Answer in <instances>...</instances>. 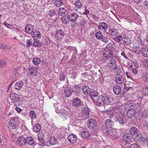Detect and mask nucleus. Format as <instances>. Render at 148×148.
<instances>
[{
	"instance_id": "f257e3e1",
	"label": "nucleus",
	"mask_w": 148,
	"mask_h": 148,
	"mask_svg": "<svg viewBox=\"0 0 148 148\" xmlns=\"http://www.w3.org/2000/svg\"><path fill=\"white\" fill-rule=\"evenodd\" d=\"M83 117L86 119L89 117L90 113L91 112L90 109L87 105L84 107L82 110Z\"/></svg>"
},
{
	"instance_id": "f03ea898",
	"label": "nucleus",
	"mask_w": 148,
	"mask_h": 148,
	"mask_svg": "<svg viewBox=\"0 0 148 148\" xmlns=\"http://www.w3.org/2000/svg\"><path fill=\"white\" fill-rule=\"evenodd\" d=\"M11 96L12 97V100L13 103L15 105L19 104L20 101V98L18 94L16 93H12L11 94Z\"/></svg>"
},
{
	"instance_id": "7ed1b4c3",
	"label": "nucleus",
	"mask_w": 148,
	"mask_h": 148,
	"mask_svg": "<svg viewBox=\"0 0 148 148\" xmlns=\"http://www.w3.org/2000/svg\"><path fill=\"white\" fill-rule=\"evenodd\" d=\"M113 59V55L110 53H103V60L104 62H107Z\"/></svg>"
},
{
	"instance_id": "20e7f679",
	"label": "nucleus",
	"mask_w": 148,
	"mask_h": 148,
	"mask_svg": "<svg viewBox=\"0 0 148 148\" xmlns=\"http://www.w3.org/2000/svg\"><path fill=\"white\" fill-rule=\"evenodd\" d=\"M107 67L110 70H114L116 67V62L114 59L107 62Z\"/></svg>"
},
{
	"instance_id": "39448f33",
	"label": "nucleus",
	"mask_w": 148,
	"mask_h": 148,
	"mask_svg": "<svg viewBox=\"0 0 148 148\" xmlns=\"http://www.w3.org/2000/svg\"><path fill=\"white\" fill-rule=\"evenodd\" d=\"M104 97L103 96L100 95L96 99V102L94 103H96L97 106H101L104 104Z\"/></svg>"
},
{
	"instance_id": "423d86ee",
	"label": "nucleus",
	"mask_w": 148,
	"mask_h": 148,
	"mask_svg": "<svg viewBox=\"0 0 148 148\" xmlns=\"http://www.w3.org/2000/svg\"><path fill=\"white\" fill-rule=\"evenodd\" d=\"M28 71L30 75L32 77L36 76L37 75V68L34 66H32L29 68Z\"/></svg>"
},
{
	"instance_id": "0eeeda50",
	"label": "nucleus",
	"mask_w": 148,
	"mask_h": 148,
	"mask_svg": "<svg viewBox=\"0 0 148 148\" xmlns=\"http://www.w3.org/2000/svg\"><path fill=\"white\" fill-rule=\"evenodd\" d=\"M16 144L20 146H22L26 143L25 138L23 136L19 137L16 142Z\"/></svg>"
},
{
	"instance_id": "6e6552de",
	"label": "nucleus",
	"mask_w": 148,
	"mask_h": 148,
	"mask_svg": "<svg viewBox=\"0 0 148 148\" xmlns=\"http://www.w3.org/2000/svg\"><path fill=\"white\" fill-rule=\"evenodd\" d=\"M73 91V89L70 87H67L64 90V93L65 96L69 97L71 96Z\"/></svg>"
},
{
	"instance_id": "1a4fd4ad",
	"label": "nucleus",
	"mask_w": 148,
	"mask_h": 148,
	"mask_svg": "<svg viewBox=\"0 0 148 148\" xmlns=\"http://www.w3.org/2000/svg\"><path fill=\"white\" fill-rule=\"evenodd\" d=\"M18 121H10L8 125V128L11 129H15L17 126H18Z\"/></svg>"
},
{
	"instance_id": "9d476101",
	"label": "nucleus",
	"mask_w": 148,
	"mask_h": 148,
	"mask_svg": "<svg viewBox=\"0 0 148 148\" xmlns=\"http://www.w3.org/2000/svg\"><path fill=\"white\" fill-rule=\"evenodd\" d=\"M142 135L140 134H138V136H136L135 138V139L137 140H140V143L143 145H145L147 143L146 139L144 138H143L141 137Z\"/></svg>"
},
{
	"instance_id": "9b49d317",
	"label": "nucleus",
	"mask_w": 148,
	"mask_h": 148,
	"mask_svg": "<svg viewBox=\"0 0 148 148\" xmlns=\"http://www.w3.org/2000/svg\"><path fill=\"white\" fill-rule=\"evenodd\" d=\"M64 32L62 29L58 30L56 32L55 36L57 39H62L64 37Z\"/></svg>"
},
{
	"instance_id": "f8f14e48",
	"label": "nucleus",
	"mask_w": 148,
	"mask_h": 148,
	"mask_svg": "<svg viewBox=\"0 0 148 148\" xmlns=\"http://www.w3.org/2000/svg\"><path fill=\"white\" fill-rule=\"evenodd\" d=\"M80 134L83 138H88L90 136L89 131L86 129H83L81 133Z\"/></svg>"
},
{
	"instance_id": "ddd939ff",
	"label": "nucleus",
	"mask_w": 148,
	"mask_h": 148,
	"mask_svg": "<svg viewBox=\"0 0 148 148\" xmlns=\"http://www.w3.org/2000/svg\"><path fill=\"white\" fill-rule=\"evenodd\" d=\"M69 17L70 21L73 22H75L78 18L79 15L77 13L73 12L70 14Z\"/></svg>"
},
{
	"instance_id": "4468645a",
	"label": "nucleus",
	"mask_w": 148,
	"mask_h": 148,
	"mask_svg": "<svg viewBox=\"0 0 148 148\" xmlns=\"http://www.w3.org/2000/svg\"><path fill=\"white\" fill-rule=\"evenodd\" d=\"M34 27L31 24H27L25 27V29L26 33L31 34L34 32Z\"/></svg>"
},
{
	"instance_id": "2eb2a0df",
	"label": "nucleus",
	"mask_w": 148,
	"mask_h": 148,
	"mask_svg": "<svg viewBox=\"0 0 148 148\" xmlns=\"http://www.w3.org/2000/svg\"><path fill=\"white\" fill-rule=\"evenodd\" d=\"M115 81L118 84H120L124 82V79L123 76L119 74H118L115 77Z\"/></svg>"
},
{
	"instance_id": "dca6fc26",
	"label": "nucleus",
	"mask_w": 148,
	"mask_h": 148,
	"mask_svg": "<svg viewBox=\"0 0 148 148\" xmlns=\"http://www.w3.org/2000/svg\"><path fill=\"white\" fill-rule=\"evenodd\" d=\"M132 138L130 134H126L123 136V140L127 143H130L132 141Z\"/></svg>"
},
{
	"instance_id": "f3484780",
	"label": "nucleus",
	"mask_w": 148,
	"mask_h": 148,
	"mask_svg": "<svg viewBox=\"0 0 148 148\" xmlns=\"http://www.w3.org/2000/svg\"><path fill=\"white\" fill-rule=\"evenodd\" d=\"M56 143V140L54 136H52L50 140L46 142V146H49V145H54Z\"/></svg>"
},
{
	"instance_id": "a211bd4d",
	"label": "nucleus",
	"mask_w": 148,
	"mask_h": 148,
	"mask_svg": "<svg viewBox=\"0 0 148 148\" xmlns=\"http://www.w3.org/2000/svg\"><path fill=\"white\" fill-rule=\"evenodd\" d=\"M104 104L106 105H111L113 103V99L109 96L104 97Z\"/></svg>"
},
{
	"instance_id": "6ab92c4d",
	"label": "nucleus",
	"mask_w": 148,
	"mask_h": 148,
	"mask_svg": "<svg viewBox=\"0 0 148 148\" xmlns=\"http://www.w3.org/2000/svg\"><path fill=\"white\" fill-rule=\"evenodd\" d=\"M68 139L70 143H75L77 140V137L73 134L70 135L68 137Z\"/></svg>"
},
{
	"instance_id": "aec40b11",
	"label": "nucleus",
	"mask_w": 148,
	"mask_h": 148,
	"mask_svg": "<svg viewBox=\"0 0 148 148\" xmlns=\"http://www.w3.org/2000/svg\"><path fill=\"white\" fill-rule=\"evenodd\" d=\"M23 84V82L22 81H18L15 83L14 88L16 90L20 89L22 87Z\"/></svg>"
},
{
	"instance_id": "412c9836",
	"label": "nucleus",
	"mask_w": 148,
	"mask_h": 148,
	"mask_svg": "<svg viewBox=\"0 0 148 148\" xmlns=\"http://www.w3.org/2000/svg\"><path fill=\"white\" fill-rule=\"evenodd\" d=\"M98 28L100 30L103 29L104 31H106L108 29V25L105 23L101 22L98 26Z\"/></svg>"
},
{
	"instance_id": "4be33fe9",
	"label": "nucleus",
	"mask_w": 148,
	"mask_h": 148,
	"mask_svg": "<svg viewBox=\"0 0 148 148\" xmlns=\"http://www.w3.org/2000/svg\"><path fill=\"white\" fill-rule=\"evenodd\" d=\"M132 103H129L125 104L124 106V110H126L127 112L128 111L133 109L134 106Z\"/></svg>"
},
{
	"instance_id": "5701e85b",
	"label": "nucleus",
	"mask_w": 148,
	"mask_h": 148,
	"mask_svg": "<svg viewBox=\"0 0 148 148\" xmlns=\"http://www.w3.org/2000/svg\"><path fill=\"white\" fill-rule=\"evenodd\" d=\"M121 88L118 86H114L113 88V90L114 93L116 95H118L121 93Z\"/></svg>"
},
{
	"instance_id": "b1692460",
	"label": "nucleus",
	"mask_w": 148,
	"mask_h": 148,
	"mask_svg": "<svg viewBox=\"0 0 148 148\" xmlns=\"http://www.w3.org/2000/svg\"><path fill=\"white\" fill-rule=\"evenodd\" d=\"M88 123L87 125L90 128H92L95 127L97 125V123L95 121H88Z\"/></svg>"
},
{
	"instance_id": "393cba45",
	"label": "nucleus",
	"mask_w": 148,
	"mask_h": 148,
	"mask_svg": "<svg viewBox=\"0 0 148 148\" xmlns=\"http://www.w3.org/2000/svg\"><path fill=\"white\" fill-rule=\"evenodd\" d=\"M98 93L97 91L92 92L91 93V98L94 102H96V99L98 97Z\"/></svg>"
},
{
	"instance_id": "a878e982",
	"label": "nucleus",
	"mask_w": 148,
	"mask_h": 148,
	"mask_svg": "<svg viewBox=\"0 0 148 148\" xmlns=\"http://www.w3.org/2000/svg\"><path fill=\"white\" fill-rule=\"evenodd\" d=\"M142 53L145 57L148 56V46H145L143 47Z\"/></svg>"
},
{
	"instance_id": "bb28decb",
	"label": "nucleus",
	"mask_w": 148,
	"mask_h": 148,
	"mask_svg": "<svg viewBox=\"0 0 148 148\" xmlns=\"http://www.w3.org/2000/svg\"><path fill=\"white\" fill-rule=\"evenodd\" d=\"M135 115V110L133 109L127 112V116L129 118H132Z\"/></svg>"
},
{
	"instance_id": "cd10ccee",
	"label": "nucleus",
	"mask_w": 148,
	"mask_h": 148,
	"mask_svg": "<svg viewBox=\"0 0 148 148\" xmlns=\"http://www.w3.org/2000/svg\"><path fill=\"white\" fill-rule=\"evenodd\" d=\"M81 101L80 99L78 98L74 99L73 101V105L74 106H77L80 105Z\"/></svg>"
},
{
	"instance_id": "c85d7f7f",
	"label": "nucleus",
	"mask_w": 148,
	"mask_h": 148,
	"mask_svg": "<svg viewBox=\"0 0 148 148\" xmlns=\"http://www.w3.org/2000/svg\"><path fill=\"white\" fill-rule=\"evenodd\" d=\"M26 143H27L28 145H33L34 144V142L32 137H28L26 139Z\"/></svg>"
},
{
	"instance_id": "c756f323",
	"label": "nucleus",
	"mask_w": 148,
	"mask_h": 148,
	"mask_svg": "<svg viewBox=\"0 0 148 148\" xmlns=\"http://www.w3.org/2000/svg\"><path fill=\"white\" fill-rule=\"evenodd\" d=\"M137 132L138 129L135 127H132L130 130V132L132 135H133L136 134V136H138Z\"/></svg>"
},
{
	"instance_id": "7c9ffc66",
	"label": "nucleus",
	"mask_w": 148,
	"mask_h": 148,
	"mask_svg": "<svg viewBox=\"0 0 148 148\" xmlns=\"http://www.w3.org/2000/svg\"><path fill=\"white\" fill-rule=\"evenodd\" d=\"M133 49L134 50V52L137 54H139L142 51L141 49L138 46H136L135 47H134Z\"/></svg>"
},
{
	"instance_id": "2f4dec72",
	"label": "nucleus",
	"mask_w": 148,
	"mask_h": 148,
	"mask_svg": "<svg viewBox=\"0 0 148 148\" xmlns=\"http://www.w3.org/2000/svg\"><path fill=\"white\" fill-rule=\"evenodd\" d=\"M42 45V42L38 40L34 41L33 43V46L36 48L40 47Z\"/></svg>"
},
{
	"instance_id": "473e14b6",
	"label": "nucleus",
	"mask_w": 148,
	"mask_h": 148,
	"mask_svg": "<svg viewBox=\"0 0 148 148\" xmlns=\"http://www.w3.org/2000/svg\"><path fill=\"white\" fill-rule=\"evenodd\" d=\"M61 20L63 23L66 24L69 22L70 19L69 16H64L62 18Z\"/></svg>"
},
{
	"instance_id": "72a5a7b5",
	"label": "nucleus",
	"mask_w": 148,
	"mask_h": 148,
	"mask_svg": "<svg viewBox=\"0 0 148 148\" xmlns=\"http://www.w3.org/2000/svg\"><path fill=\"white\" fill-rule=\"evenodd\" d=\"M83 93L86 95H87L89 92L90 89L88 86H84L82 88Z\"/></svg>"
},
{
	"instance_id": "f704fd0d",
	"label": "nucleus",
	"mask_w": 148,
	"mask_h": 148,
	"mask_svg": "<svg viewBox=\"0 0 148 148\" xmlns=\"http://www.w3.org/2000/svg\"><path fill=\"white\" fill-rule=\"evenodd\" d=\"M33 36H34L37 38H40L41 37V34L39 31H34L33 33Z\"/></svg>"
},
{
	"instance_id": "c9c22d12",
	"label": "nucleus",
	"mask_w": 148,
	"mask_h": 148,
	"mask_svg": "<svg viewBox=\"0 0 148 148\" xmlns=\"http://www.w3.org/2000/svg\"><path fill=\"white\" fill-rule=\"evenodd\" d=\"M117 133L116 130L114 129L112 130V132L109 134V136L111 137L112 138H113L116 137L117 136Z\"/></svg>"
},
{
	"instance_id": "e433bc0d",
	"label": "nucleus",
	"mask_w": 148,
	"mask_h": 148,
	"mask_svg": "<svg viewBox=\"0 0 148 148\" xmlns=\"http://www.w3.org/2000/svg\"><path fill=\"white\" fill-rule=\"evenodd\" d=\"M74 5L76 8L79 9L82 8L83 5L82 3L79 0L76 1L75 2Z\"/></svg>"
},
{
	"instance_id": "4c0bfd02",
	"label": "nucleus",
	"mask_w": 148,
	"mask_h": 148,
	"mask_svg": "<svg viewBox=\"0 0 148 148\" xmlns=\"http://www.w3.org/2000/svg\"><path fill=\"white\" fill-rule=\"evenodd\" d=\"M66 10L63 8H59L58 11V14L59 15H63L66 12Z\"/></svg>"
},
{
	"instance_id": "58836bf2",
	"label": "nucleus",
	"mask_w": 148,
	"mask_h": 148,
	"mask_svg": "<svg viewBox=\"0 0 148 148\" xmlns=\"http://www.w3.org/2000/svg\"><path fill=\"white\" fill-rule=\"evenodd\" d=\"M122 41L124 44L127 45H129L131 42L130 38L128 37H124L123 38Z\"/></svg>"
},
{
	"instance_id": "ea45409f",
	"label": "nucleus",
	"mask_w": 148,
	"mask_h": 148,
	"mask_svg": "<svg viewBox=\"0 0 148 148\" xmlns=\"http://www.w3.org/2000/svg\"><path fill=\"white\" fill-rule=\"evenodd\" d=\"M33 40L32 39L29 38L27 39L26 40V46L27 47H29L33 45Z\"/></svg>"
},
{
	"instance_id": "a19ab883",
	"label": "nucleus",
	"mask_w": 148,
	"mask_h": 148,
	"mask_svg": "<svg viewBox=\"0 0 148 148\" xmlns=\"http://www.w3.org/2000/svg\"><path fill=\"white\" fill-rule=\"evenodd\" d=\"M113 44L112 43H110L107 45L106 47V50L109 51H111L113 49Z\"/></svg>"
},
{
	"instance_id": "79ce46f5",
	"label": "nucleus",
	"mask_w": 148,
	"mask_h": 148,
	"mask_svg": "<svg viewBox=\"0 0 148 148\" xmlns=\"http://www.w3.org/2000/svg\"><path fill=\"white\" fill-rule=\"evenodd\" d=\"M40 129V125L38 124H37L36 125L34 126L33 128L34 131L36 132H39Z\"/></svg>"
},
{
	"instance_id": "37998d69",
	"label": "nucleus",
	"mask_w": 148,
	"mask_h": 148,
	"mask_svg": "<svg viewBox=\"0 0 148 148\" xmlns=\"http://www.w3.org/2000/svg\"><path fill=\"white\" fill-rule=\"evenodd\" d=\"M40 59L37 58H34L33 60V64L36 65H38L40 63Z\"/></svg>"
},
{
	"instance_id": "c03bdc74",
	"label": "nucleus",
	"mask_w": 148,
	"mask_h": 148,
	"mask_svg": "<svg viewBox=\"0 0 148 148\" xmlns=\"http://www.w3.org/2000/svg\"><path fill=\"white\" fill-rule=\"evenodd\" d=\"M103 128H102L103 130ZM113 129H112V127H109L106 129L105 130H103V132L105 134H106L109 136V134H110V133L112 132V130H113Z\"/></svg>"
},
{
	"instance_id": "a18cd8bd",
	"label": "nucleus",
	"mask_w": 148,
	"mask_h": 148,
	"mask_svg": "<svg viewBox=\"0 0 148 148\" xmlns=\"http://www.w3.org/2000/svg\"><path fill=\"white\" fill-rule=\"evenodd\" d=\"M62 0H56L54 4L55 5L58 7H59L62 5L63 4Z\"/></svg>"
},
{
	"instance_id": "49530a36",
	"label": "nucleus",
	"mask_w": 148,
	"mask_h": 148,
	"mask_svg": "<svg viewBox=\"0 0 148 148\" xmlns=\"http://www.w3.org/2000/svg\"><path fill=\"white\" fill-rule=\"evenodd\" d=\"M96 38L98 39H101L103 37V35L101 32H98L95 34Z\"/></svg>"
},
{
	"instance_id": "de8ad7c7",
	"label": "nucleus",
	"mask_w": 148,
	"mask_h": 148,
	"mask_svg": "<svg viewBox=\"0 0 148 148\" xmlns=\"http://www.w3.org/2000/svg\"><path fill=\"white\" fill-rule=\"evenodd\" d=\"M142 92L145 95H148V86L144 87L142 89Z\"/></svg>"
},
{
	"instance_id": "09e8293b",
	"label": "nucleus",
	"mask_w": 148,
	"mask_h": 148,
	"mask_svg": "<svg viewBox=\"0 0 148 148\" xmlns=\"http://www.w3.org/2000/svg\"><path fill=\"white\" fill-rule=\"evenodd\" d=\"M21 32H22L21 31H17L16 32L17 35L15 37V38L18 40H20L22 38V36L20 34V33Z\"/></svg>"
},
{
	"instance_id": "8fccbe9b",
	"label": "nucleus",
	"mask_w": 148,
	"mask_h": 148,
	"mask_svg": "<svg viewBox=\"0 0 148 148\" xmlns=\"http://www.w3.org/2000/svg\"><path fill=\"white\" fill-rule=\"evenodd\" d=\"M110 34L112 36H115L117 34V32L116 29L114 28L112 29L110 32Z\"/></svg>"
},
{
	"instance_id": "3c124183",
	"label": "nucleus",
	"mask_w": 148,
	"mask_h": 148,
	"mask_svg": "<svg viewBox=\"0 0 148 148\" xmlns=\"http://www.w3.org/2000/svg\"><path fill=\"white\" fill-rule=\"evenodd\" d=\"M143 79L147 82H148V74L147 73H145L143 74L142 77Z\"/></svg>"
},
{
	"instance_id": "603ef678",
	"label": "nucleus",
	"mask_w": 148,
	"mask_h": 148,
	"mask_svg": "<svg viewBox=\"0 0 148 148\" xmlns=\"http://www.w3.org/2000/svg\"><path fill=\"white\" fill-rule=\"evenodd\" d=\"M123 37L122 36H119L114 38V40L117 42H120L122 40Z\"/></svg>"
},
{
	"instance_id": "864d4df0",
	"label": "nucleus",
	"mask_w": 148,
	"mask_h": 148,
	"mask_svg": "<svg viewBox=\"0 0 148 148\" xmlns=\"http://www.w3.org/2000/svg\"><path fill=\"white\" fill-rule=\"evenodd\" d=\"M29 115L33 119H35L36 116V114L34 111L31 110L30 111Z\"/></svg>"
},
{
	"instance_id": "5fc2aeb1",
	"label": "nucleus",
	"mask_w": 148,
	"mask_h": 148,
	"mask_svg": "<svg viewBox=\"0 0 148 148\" xmlns=\"http://www.w3.org/2000/svg\"><path fill=\"white\" fill-rule=\"evenodd\" d=\"M121 110L119 108H115L114 110V112L116 114H119L121 113Z\"/></svg>"
},
{
	"instance_id": "6e6d98bb",
	"label": "nucleus",
	"mask_w": 148,
	"mask_h": 148,
	"mask_svg": "<svg viewBox=\"0 0 148 148\" xmlns=\"http://www.w3.org/2000/svg\"><path fill=\"white\" fill-rule=\"evenodd\" d=\"M66 77L63 73H60V80L61 81H64L65 80Z\"/></svg>"
},
{
	"instance_id": "4d7b16f0",
	"label": "nucleus",
	"mask_w": 148,
	"mask_h": 148,
	"mask_svg": "<svg viewBox=\"0 0 148 148\" xmlns=\"http://www.w3.org/2000/svg\"><path fill=\"white\" fill-rule=\"evenodd\" d=\"M113 123L112 121H105L104 124L107 126H110L112 125V124Z\"/></svg>"
},
{
	"instance_id": "13d9d810",
	"label": "nucleus",
	"mask_w": 148,
	"mask_h": 148,
	"mask_svg": "<svg viewBox=\"0 0 148 148\" xmlns=\"http://www.w3.org/2000/svg\"><path fill=\"white\" fill-rule=\"evenodd\" d=\"M74 88H75V89L74 90L75 92H79L81 89V87H79L78 86H74Z\"/></svg>"
},
{
	"instance_id": "bf43d9fd",
	"label": "nucleus",
	"mask_w": 148,
	"mask_h": 148,
	"mask_svg": "<svg viewBox=\"0 0 148 148\" xmlns=\"http://www.w3.org/2000/svg\"><path fill=\"white\" fill-rule=\"evenodd\" d=\"M130 148H140V146L137 145L136 144L134 143L130 146Z\"/></svg>"
},
{
	"instance_id": "052dcab7",
	"label": "nucleus",
	"mask_w": 148,
	"mask_h": 148,
	"mask_svg": "<svg viewBox=\"0 0 148 148\" xmlns=\"http://www.w3.org/2000/svg\"><path fill=\"white\" fill-rule=\"evenodd\" d=\"M46 142L44 141V139L42 140L41 141H39V144L40 145H41L42 146H43L44 145H45L46 146Z\"/></svg>"
},
{
	"instance_id": "680f3d73",
	"label": "nucleus",
	"mask_w": 148,
	"mask_h": 148,
	"mask_svg": "<svg viewBox=\"0 0 148 148\" xmlns=\"http://www.w3.org/2000/svg\"><path fill=\"white\" fill-rule=\"evenodd\" d=\"M6 64V62L0 59V66H4Z\"/></svg>"
},
{
	"instance_id": "e2e57ef3",
	"label": "nucleus",
	"mask_w": 148,
	"mask_h": 148,
	"mask_svg": "<svg viewBox=\"0 0 148 148\" xmlns=\"http://www.w3.org/2000/svg\"><path fill=\"white\" fill-rule=\"evenodd\" d=\"M3 47L4 48L3 49L5 50H9L11 48L10 47V46L6 44H4Z\"/></svg>"
},
{
	"instance_id": "0e129e2a",
	"label": "nucleus",
	"mask_w": 148,
	"mask_h": 148,
	"mask_svg": "<svg viewBox=\"0 0 148 148\" xmlns=\"http://www.w3.org/2000/svg\"><path fill=\"white\" fill-rule=\"evenodd\" d=\"M144 66L146 68L148 67V60H145L143 62Z\"/></svg>"
},
{
	"instance_id": "69168bd1",
	"label": "nucleus",
	"mask_w": 148,
	"mask_h": 148,
	"mask_svg": "<svg viewBox=\"0 0 148 148\" xmlns=\"http://www.w3.org/2000/svg\"><path fill=\"white\" fill-rule=\"evenodd\" d=\"M55 14V12L53 10H50L49 12V14L50 16H52Z\"/></svg>"
},
{
	"instance_id": "338daca9",
	"label": "nucleus",
	"mask_w": 148,
	"mask_h": 148,
	"mask_svg": "<svg viewBox=\"0 0 148 148\" xmlns=\"http://www.w3.org/2000/svg\"><path fill=\"white\" fill-rule=\"evenodd\" d=\"M16 110L18 112H21L22 110V109L18 107H16L15 108Z\"/></svg>"
},
{
	"instance_id": "774afa93",
	"label": "nucleus",
	"mask_w": 148,
	"mask_h": 148,
	"mask_svg": "<svg viewBox=\"0 0 148 148\" xmlns=\"http://www.w3.org/2000/svg\"><path fill=\"white\" fill-rule=\"evenodd\" d=\"M38 141H41L42 140L44 139L43 135L42 136V135L38 136Z\"/></svg>"
}]
</instances>
